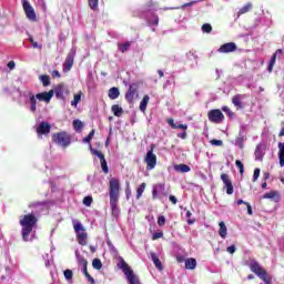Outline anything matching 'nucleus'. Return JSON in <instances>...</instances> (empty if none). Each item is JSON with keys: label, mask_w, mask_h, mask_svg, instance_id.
Here are the masks:
<instances>
[{"label": "nucleus", "mask_w": 284, "mask_h": 284, "mask_svg": "<svg viewBox=\"0 0 284 284\" xmlns=\"http://www.w3.org/2000/svg\"><path fill=\"white\" fill-rule=\"evenodd\" d=\"M38 220L34 213H30L27 215H22L20 217V225L22 227V239L23 241L28 242L31 241L30 234H32V231L34 230V226L37 225Z\"/></svg>", "instance_id": "1"}, {"label": "nucleus", "mask_w": 284, "mask_h": 284, "mask_svg": "<svg viewBox=\"0 0 284 284\" xmlns=\"http://www.w3.org/2000/svg\"><path fill=\"white\" fill-rule=\"evenodd\" d=\"M156 6L152 0H149L142 8H141V18L145 19L149 26H159V16H156Z\"/></svg>", "instance_id": "2"}, {"label": "nucleus", "mask_w": 284, "mask_h": 284, "mask_svg": "<svg viewBox=\"0 0 284 284\" xmlns=\"http://www.w3.org/2000/svg\"><path fill=\"white\" fill-rule=\"evenodd\" d=\"M119 270H122L123 274L126 276V281H129V284H141L139 281V277L134 274V271L130 268V265L123 257H119L118 262Z\"/></svg>", "instance_id": "3"}, {"label": "nucleus", "mask_w": 284, "mask_h": 284, "mask_svg": "<svg viewBox=\"0 0 284 284\" xmlns=\"http://www.w3.org/2000/svg\"><path fill=\"white\" fill-rule=\"evenodd\" d=\"M250 270L253 272V274H256L261 281H263L265 284H272V276L267 274V271L256 262V260H252L250 263Z\"/></svg>", "instance_id": "4"}, {"label": "nucleus", "mask_w": 284, "mask_h": 284, "mask_svg": "<svg viewBox=\"0 0 284 284\" xmlns=\"http://www.w3.org/2000/svg\"><path fill=\"white\" fill-rule=\"evenodd\" d=\"M73 229L77 233L79 245H88V233H85L83 224L78 220H73Z\"/></svg>", "instance_id": "5"}, {"label": "nucleus", "mask_w": 284, "mask_h": 284, "mask_svg": "<svg viewBox=\"0 0 284 284\" xmlns=\"http://www.w3.org/2000/svg\"><path fill=\"white\" fill-rule=\"evenodd\" d=\"M120 192H121V182L119 181V179H115V178L111 179L109 181L110 200H119Z\"/></svg>", "instance_id": "6"}, {"label": "nucleus", "mask_w": 284, "mask_h": 284, "mask_svg": "<svg viewBox=\"0 0 284 284\" xmlns=\"http://www.w3.org/2000/svg\"><path fill=\"white\" fill-rule=\"evenodd\" d=\"M74 57H77V47H72L69 51L62 64L63 72H70V70H72V65H74Z\"/></svg>", "instance_id": "7"}, {"label": "nucleus", "mask_w": 284, "mask_h": 284, "mask_svg": "<svg viewBox=\"0 0 284 284\" xmlns=\"http://www.w3.org/2000/svg\"><path fill=\"white\" fill-rule=\"evenodd\" d=\"M89 146H90L91 154L100 159V165H101L102 172H104V174H109L110 168L108 166V161H105V155H103L101 151L93 149L92 144H89Z\"/></svg>", "instance_id": "8"}, {"label": "nucleus", "mask_w": 284, "mask_h": 284, "mask_svg": "<svg viewBox=\"0 0 284 284\" xmlns=\"http://www.w3.org/2000/svg\"><path fill=\"white\" fill-rule=\"evenodd\" d=\"M53 141L58 145H61V148H68L71 143L70 135L65 132L54 133Z\"/></svg>", "instance_id": "9"}, {"label": "nucleus", "mask_w": 284, "mask_h": 284, "mask_svg": "<svg viewBox=\"0 0 284 284\" xmlns=\"http://www.w3.org/2000/svg\"><path fill=\"white\" fill-rule=\"evenodd\" d=\"M22 6L27 19H29V21H37V12H34V8H32L30 2L28 0H22Z\"/></svg>", "instance_id": "10"}, {"label": "nucleus", "mask_w": 284, "mask_h": 284, "mask_svg": "<svg viewBox=\"0 0 284 284\" xmlns=\"http://www.w3.org/2000/svg\"><path fill=\"white\" fill-rule=\"evenodd\" d=\"M223 119H225V115H223L221 110L213 109L209 111V121H211V123H223Z\"/></svg>", "instance_id": "11"}, {"label": "nucleus", "mask_w": 284, "mask_h": 284, "mask_svg": "<svg viewBox=\"0 0 284 284\" xmlns=\"http://www.w3.org/2000/svg\"><path fill=\"white\" fill-rule=\"evenodd\" d=\"M144 161L146 163V170H154L156 168V154H154L152 149L148 151Z\"/></svg>", "instance_id": "12"}, {"label": "nucleus", "mask_w": 284, "mask_h": 284, "mask_svg": "<svg viewBox=\"0 0 284 284\" xmlns=\"http://www.w3.org/2000/svg\"><path fill=\"white\" fill-rule=\"evenodd\" d=\"M221 181L224 183V190H226V194L232 195L234 194V185L232 184V180H230V175L223 173L221 175Z\"/></svg>", "instance_id": "13"}, {"label": "nucleus", "mask_w": 284, "mask_h": 284, "mask_svg": "<svg viewBox=\"0 0 284 284\" xmlns=\"http://www.w3.org/2000/svg\"><path fill=\"white\" fill-rule=\"evenodd\" d=\"M53 93L55 94L57 99H61L62 101L65 100V95L70 94V90L65 87V84H59L55 87Z\"/></svg>", "instance_id": "14"}, {"label": "nucleus", "mask_w": 284, "mask_h": 284, "mask_svg": "<svg viewBox=\"0 0 284 284\" xmlns=\"http://www.w3.org/2000/svg\"><path fill=\"white\" fill-rule=\"evenodd\" d=\"M136 97H139V91L136 90L135 84H132L125 93V100L128 103H134V99H136Z\"/></svg>", "instance_id": "15"}, {"label": "nucleus", "mask_w": 284, "mask_h": 284, "mask_svg": "<svg viewBox=\"0 0 284 284\" xmlns=\"http://www.w3.org/2000/svg\"><path fill=\"white\" fill-rule=\"evenodd\" d=\"M236 50V43L234 42H227L224 43L220 47V49L217 50V52H221L222 54H227L230 52H235Z\"/></svg>", "instance_id": "16"}, {"label": "nucleus", "mask_w": 284, "mask_h": 284, "mask_svg": "<svg viewBox=\"0 0 284 284\" xmlns=\"http://www.w3.org/2000/svg\"><path fill=\"white\" fill-rule=\"evenodd\" d=\"M52 97H54V90L36 94V99H38V101H44V103H50Z\"/></svg>", "instance_id": "17"}, {"label": "nucleus", "mask_w": 284, "mask_h": 284, "mask_svg": "<svg viewBox=\"0 0 284 284\" xmlns=\"http://www.w3.org/2000/svg\"><path fill=\"white\" fill-rule=\"evenodd\" d=\"M50 130H52V126L48 122H40V124L37 128L38 134H50Z\"/></svg>", "instance_id": "18"}, {"label": "nucleus", "mask_w": 284, "mask_h": 284, "mask_svg": "<svg viewBox=\"0 0 284 284\" xmlns=\"http://www.w3.org/2000/svg\"><path fill=\"white\" fill-rule=\"evenodd\" d=\"M243 143H245V124L241 125L239 136L235 140V144L241 149H243Z\"/></svg>", "instance_id": "19"}, {"label": "nucleus", "mask_w": 284, "mask_h": 284, "mask_svg": "<svg viewBox=\"0 0 284 284\" xmlns=\"http://www.w3.org/2000/svg\"><path fill=\"white\" fill-rule=\"evenodd\" d=\"M263 156H265V145L257 144L255 149V159L256 161H263Z\"/></svg>", "instance_id": "20"}, {"label": "nucleus", "mask_w": 284, "mask_h": 284, "mask_svg": "<svg viewBox=\"0 0 284 284\" xmlns=\"http://www.w3.org/2000/svg\"><path fill=\"white\" fill-rule=\"evenodd\" d=\"M278 54H283V50L282 49H277L275 51V53L272 55L271 61L268 63V68H267L268 72H272L274 70V65L276 63V58L278 57Z\"/></svg>", "instance_id": "21"}, {"label": "nucleus", "mask_w": 284, "mask_h": 284, "mask_svg": "<svg viewBox=\"0 0 284 284\" xmlns=\"http://www.w3.org/2000/svg\"><path fill=\"white\" fill-rule=\"evenodd\" d=\"M278 54H283V50L282 49H277L275 51V53L272 55L271 61L268 63V68H267L268 72H272L274 70V65L276 63V58L278 57Z\"/></svg>", "instance_id": "22"}, {"label": "nucleus", "mask_w": 284, "mask_h": 284, "mask_svg": "<svg viewBox=\"0 0 284 284\" xmlns=\"http://www.w3.org/2000/svg\"><path fill=\"white\" fill-rule=\"evenodd\" d=\"M29 207H33L36 212H43L48 207V202H33L29 204Z\"/></svg>", "instance_id": "23"}, {"label": "nucleus", "mask_w": 284, "mask_h": 284, "mask_svg": "<svg viewBox=\"0 0 284 284\" xmlns=\"http://www.w3.org/2000/svg\"><path fill=\"white\" fill-rule=\"evenodd\" d=\"M243 99H245V95H243V94L234 95L232 99L233 105H235V108H239L240 110L243 109V102H241V101H243Z\"/></svg>", "instance_id": "24"}, {"label": "nucleus", "mask_w": 284, "mask_h": 284, "mask_svg": "<svg viewBox=\"0 0 284 284\" xmlns=\"http://www.w3.org/2000/svg\"><path fill=\"white\" fill-rule=\"evenodd\" d=\"M161 192H165V184H155L152 190L153 199H158Z\"/></svg>", "instance_id": "25"}, {"label": "nucleus", "mask_w": 284, "mask_h": 284, "mask_svg": "<svg viewBox=\"0 0 284 284\" xmlns=\"http://www.w3.org/2000/svg\"><path fill=\"white\" fill-rule=\"evenodd\" d=\"M27 97L29 98V101L31 103L30 111L37 112V95H34V93L32 92H28Z\"/></svg>", "instance_id": "26"}, {"label": "nucleus", "mask_w": 284, "mask_h": 284, "mask_svg": "<svg viewBox=\"0 0 284 284\" xmlns=\"http://www.w3.org/2000/svg\"><path fill=\"white\" fill-rule=\"evenodd\" d=\"M151 261L155 265L156 270H163V264L161 263V260L159 258V255H156V253L151 252Z\"/></svg>", "instance_id": "27"}, {"label": "nucleus", "mask_w": 284, "mask_h": 284, "mask_svg": "<svg viewBox=\"0 0 284 284\" xmlns=\"http://www.w3.org/2000/svg\"><path fill=\"white\" fill-rule=\"evenodd\" d=\"M278 160L281 168H284V142H280L278 145Z\"/></svg>", "instance_id": "28"}, {"label": "nucleus", "mask_w": 284, "mask_h": 284, "mask_svg": "<svg viewBox=\"0 0 284 284\" xmlns=\"http://www.w3.org/2000/svg\"><path fill=\"white\" fill-rule=\"evenodd\" d=\"M121 92L119 91V88L113 87L109 90V99H111V101H114L116 99H119Z\"/></svg>", "instance_id": "29"}, {"label": "nucleus", "mask_w": 284, "mask_h": 284, "mask_svg": "<svg viewBox=\"0 0 284 284\" xmlns=\"http://www.w3.org/2000/svg\"><path fill=\"white\" fill-rule=\"evenodd\" d=\"M168 123L173 130H187V124L174 123L173 119H169Z\"/></svg>", "instance_id": "30"}, {"label": "nucleus", "mask_w": 284, "mask_h": 284, "mask_svg": "<svg viewBox=\"0 0 284 284\" xmlns=\"http://www.w3.org/2000/svg\"><path fill=\"white\" fill-rule=\"evenodd\" d=\"M75 257L78 261V265H82V267H88V260H85V257H83V255H81V253H79V251H75Z\"/></svg>", "instance_id": "31"}, {"label": "nucleus", "mask_w": 284, "mask_h": 284, "mask_svg": "<svg viewBox=\"0 0 284 284\" xmlns=\"http://www.w3.org/2000/svg\"><path fill=\"white\" fill-rule=\"evenodd\" d=\"M219 225H220L219 234L221 239H227V226L225 225V222H220Z\"/></svg>", "instance_id": "32"}, {"label": "nucleus", "mask_w": 284, "mask_h": 284, "mask_svg": "<svg viewBox=\"0 0 284 284\" xmlns=\"http://www.w3.org/2000/svg\"><path fill=\"white\" fill-rule=\"evenodd\" d=\"M175 172H181L182 174H185L192 170L189 165L186 164H176L174 166Z\"/></svg>", "instance_id": "33"}, {"label": "nucleus", "mask_w": 284, "mask_h": 284, "mask_svg": "<svg viewBox=\"0 0 284 284\" xmlns=\"http://www.w3.org/2000/svg\"><path fill=\"white\" fill-rule=\"evenodd\" d=\"M118 203H119V200H110V205H111L113 216H119Z\"/></svg>", "instance_id": "34"}, {"label": "nucleus", "mask_w": 284, "mask_h": 284, "mask_svg": "<svg viewBox=\"0 0 284 284\" xmlns=\"http://www.w3.org/2000/svg\"><path fill=\"white\" fill-rule=\"evenodd\" d=\"M81 97H83V92L81 91L74 94L73 101H71L72 108H77L81 103Z\"/></svg>", "instance_id": "35"}, {"label": "nucleus", "mask_w": 284, "mask_h": 284, "mask_svg": "<svg viewBox=\"0 0 284 284\" xmlns=\"http://www.w3.org/2000/svg\"><path fill=\"white\" fill-rule=\"evenodd\" d=\"M148 103H150V95H144L140 103L141 112H145V110H148Z\"/></svg>", "instance_id": "36"}, {"label": "nucleus", "mask_w": 284, "mask_h": 284, "mask_svg": "<svg viewBox=\"0 0 284 284\" xmlns=\"http://www.w3.org/2000/svg\"><path fill=\"white\" fill-rule=\"evenodd\" d=\"M186 270H195L196 268V258H187L185 260Z\"/></svg>", "instance_id": "37"}, {"label": "nucleus", "mask_w": 284, "mask_h": 284, "mask_svg": "<svg viewBox=\"0 0 284 284\" xmlns=\"http://www.w3.org/2000/svg\"><path fill=\"white\" fill-rule=\"evenodd\" d=\"M111 112H113L114 116H121L123 114V108L119 106V104H114L111 108Z\"/></svg>", "instance_id": "38"}, {"label": "nucleus", "mask_w": 284, "mask_h": 284, "mask_svg": "<svg viewBox=\"0 0 284 284\" xmlns=\"http://www.w3.org/2000/svg\"><path fill=\"white\" fill-rule=\"evenodd\" d=\"M73 129L75 130V132H81V130H83V122L81 120H74Z\"/></svg>", "instance_id": "39"}, {"label": "nucleus", "mask_w": 284, "mask_h": 284, "mask_svg": "<svg viewBox=\"0 0 284 284\" xmlns=\"http://www.w3.org/2000/svg\"><path fill=\"white\" fill-rule=\"evenodd\" d=\"M250 10H252V3H247L244 7H242L239 10L237 14H239V17H241V14H245L246 12H250Z\"/></svg>", "instance_id": "40"}, {"label": "nucleus", "mask_w": 284, "mask_h": 284, "mask_svg": "<svg viewBox=\"0 0 284 284\" xmlns=\"http://www.w3.org/2000/svg\"><path fill=\"white\" fill-rule=\"evenodd\" d=\"M39 79L44 88H48V85H50V75H40Z\"/></svg>", "instance_id": "41"}, {"label": "nucleus", "mask_w": 284, "mask_h": 284, "mask_svg": "<svg viewBox=\"0 0 284 284\" xmlns=\"http://www.w3.org/2000/svg\"><path fill=\"white\" fill-rule=\"evenodd\" d=\"M93 270H101L103 267V263L100 258H94L92 261Z\"/></svg>", "instance_id": "42"}, {"label": "nucleus", "mask_w": 284, "mask_h": 284, "mask_svg": "<svg viewBox=\"0 0 284 284\" xmlns=\"http://www.w3.org/2000/svg\"><path fill=\"white\" fill-rule=\"evenodd\" d=\"M143 192H145V183L140 184L136 190V199H141L143 196Z\"/></svg>", "instance_id": "43"}, {"label": "nucleus", "mask_w": 284, "mask_h": 284, "mask_svg": "<svg viewBox=\"0 0 284 284\" xmlns=\"http://www.w3.org/2000/svg\"><path fill=\"white\" fill-rule=\"evenodd\" d=\"M82 272L90 283H94V277L88 273V266L82 267Z\"/></svg>", "instance_id": "44"}, {"label": "nucleus", "mask_w": 284, "mask_h": 284, "mask_svg": "<svg viewBox=\"0 0 284 284\" xmlns=\"http://www.w3.org/2000/svg\"><path fill=\"white\" fill-rule=\"evenodd\" d=\"M235 165L240 170V174H243L245 172V166L243 165V162H241V160H236Z\"/></svg>", "instance_id": "45"}, {"label": "nucleus", "mask_w": 284, "mask_h": 284, "mask_svg": "<svg viewBox=\"0 0 284 284\" xmlns=\"http://www.w3.org/2000/svg\"><path fill=\"white\" fill-rule=\"evenodd\" d=\"M89 7L91 8V10H98L99 0H89Z\"/></svg>", "instance_id": "46"}, {"label": "nucleus", "mask_w": 284, "mask_h": 284, "mask_svg": "<svg viewBox=\"0 0 284 284\" xmlns=\"http://www.w3.org/2000/svg\"><path fill=\"white\" fill-rule=\"evenodd\" d=\"M92 139H94V130H91V132L89 133L88 136H85L82 142L83 143H90V141H92Z\"/></svg>", "instance_id": "47"}, {"label": "nucleus", "mask_w": 284, "mask_h": 284, "mask_svg": "<svg viewBox=\"0 0 284 284\" xmlns=\"http://www.w3.org/2000/svg\"><path fill=\"white\" fill-rule=\"evenodd\" d=\"M130 45H131L130 42H126L124 44H120L119 45L120 52H128L130 50Z\"/></svg>", "instance_id": "48"}, {"label": "nucleus", "mask_w": 284, "mask_h": 284, "mask_svg": "<svg viewBox=\"0 0 284 284\" xmlns=\"http://www.w3.org/2000/svg\"><path fill=\"white\" fill-rule=\"evenodd\" d=\"M202 32H205L206 34H210L212 32V24L205 23L202 26Z\"/></svg>", "instance_id": "49"}, {"label": "nucleus", "mask_w": 284, "mask_h": 284, "mask_svg": "<svg viewBox=\"0 0 284 284\" xmlns=\"http://www.w3.org/2000/svg\"><path fill=\"white\" fill-rule=\"evenodd\" d=\"M258 176H261V169H255L253 173V183H256V181H258Z\"/></svg>", "instance_id": "50"}, {"label": "nucleus", "mask_w": 284, "mask_h": 284, "mask_svg": "<svg viewBox=\"0 0 284 284\" xmlns=\"http://www.w3.org/2000/svg\"><path fill=\"white\" fill-rule=\"evenodd\" d=\"M83 205H85L87 207H90V205H92V196H85L83 199Z\"/></svg>", "instance_id": "51"}, {"label": "nucleus", "mask_w": 284, "mask_h": 284, "mask_svg": "<svg viewBox=\"0 0 284 284\" xmlns=\"http://www.w3.org/2000/svg\"><path fill=\"white\" fill-rule=\"evenodd\" d=\"M72 276H73L72 270L64 271V277L67 278V281H72Z\"/></svg>", "instance_id": "52"}, {"label": "nucleus", "mask_w": 284, "mask_h": 284, "mask_svg": "<svg viewBox=\"0 0 284 284\" xmlns=\"http://www.w3.org/2000/svg\"><path fill=\"white\" fill-rule=\"evenodd\" d=\"M158 225H159L160 227H163V225H165V216L160 215V216L158 217Z\"/></svg>", "instance_id": "53"}, {"label": "nucleus", "mask_w": 284, "mask_h": 284, "mask_svg": "<svg viewBox=\"0 0 284 284\" xmlns=\"http://www.w3.org/2000/svg\"><path fill=\"white\" fill-rule=\"evenodd\" d=\"M274 196H276V192L275 191H271L268 193H265L263 195V199H274Z\"/></svg>", "instance_id": "54"}, {"label": "nucleus", "mask_w": 284, "mask_h": 284, "mask_svg": "<svg viewBox=\"0 0 284 284\" xmlns=\"http://www.w3.org/2000/svg\"><path fill=\"white\" fill-rule=\"evenodd\" d=\"M222 110L225 112V114H227V116H230V119L234 116V112H232V110H230L227 106H223Z\"/></svg>", "instance_id": "55"}, {"label": "nucleus", "mask_w": 284, "mask_h": 284, "mask_svg": "<svg viewBox=\"0 0 284 284\" xmlns=\"http://www.w3.org/2000/svg\"><path fill=\"white\" fill-rule=\"evenodd\" d=\"M195 3H199V1H191V2L184 3L181 7V10H184V8H191V6H195Z\"/></svg>", "instance_id": "56"}, {"label": "nucleus", "mask_w": 284, "mask_h": 284, "mask_svg": "<svg viewBox=\"0 0 284 284\" xmlns=\"http://www.w3.org/2000/svg\"><path fill=\"white\" fill-rule=\"evenodd\" d=\"M152 239L153 241H156L158 239H163V232H155Z\"/></svg>", "instance_id": "57"}, {"label": "nucleus", "mask_w": 284, "mask_h": 284, "mask_svg": "<svg viewBox=\"0 0 284 284\" xmlns=\"http://www.w3.org/2000/svg\"><path fill=\"white\" fill-rule=\"evenodd\" d=\"M211 145L221 146V145H223V141H221V140H211Z\"/></svg>", "instance_id": "58"}, {"label": "nucleus", "mask_w": 284, "mask_h": 284, "mask_svg": "<svg viewBox=\"0 0 284 284\" xmlns=\"http://www.w3.org/2000/svg\"><path fill=\"white\" fill-rule=\"evenodd\" d=\"M29 41H30V43H32V48H34V49L41 48V45L39 43H37L32 37L29 38Z\"/></svg>", "instance_id": "59"}, {"label": "nucleus", "mask_w": 284, "mask_h": 284, "mask_svg": "<svg viewBox=\"0 0 284 284\" xmlns=\"http://www.w3.org/2000/svg\"><path fill=\"white\" fill-rule=\"evenodd\" d=\"M226 252H229V254H234V252H236V246L235 245H231L226 248Z\"/></svg>", "instance_id": "60"}, {"label": "nucleus", "mask_w": 284, "mask_h": 284, "mask_svg": "<svg viewBox=\"0 0 284 284\" xmlns=\"http://www.w3.org/2000/svg\"><path fill=\"white\" fill-rule=\"evenodd\" d=\"M7 68H9V70H14V68H17V63H14V61H9Z\"/></svg>", "instance_id": "61"}, {"label": "nucleus", "mask_w": 284, "mask_h": 284, "mask_svg": "<svg viewBox=\"0 0 284 284\" xmlns=\"http://www.w3.org/2000/svg\"><path fill=\"white\" fill-rule=\"evenodd\" d=\"M169 200L171 201V203H173V205H176V203H179V200L174 195H170Z\"/></svg>", "instance_id": "62"}, {"label": "nucleus", "mask_w": 284, "mask_h": 284, "mask_svg": "<svg viewBox=\"0 0 284 284\" xmlns=\"http://www.w3.org/2000/svg\"><path fill=\"white\" fill-rule=\"evenodd\" d=\"M52 77H53L54 79H61V73H60L59 71L54 70V71L52 72Z\"/></svg>", "instance_id": "63"}, {"label": "nucleus", "mask_w": 284, "mask_h": 284, "mask_svg": "<svg viewBox=\"0 0 284 284\" xmlns=\"http://www.w3.org/2000/svg\"><path fill=\"white\" fill-rule=\"evenodd\" d=\"M246 207H247V214H250V216H252L253 212H252V205H250V203H245Z\"/></svg>", "instance_id": "64"}]
</instances>
